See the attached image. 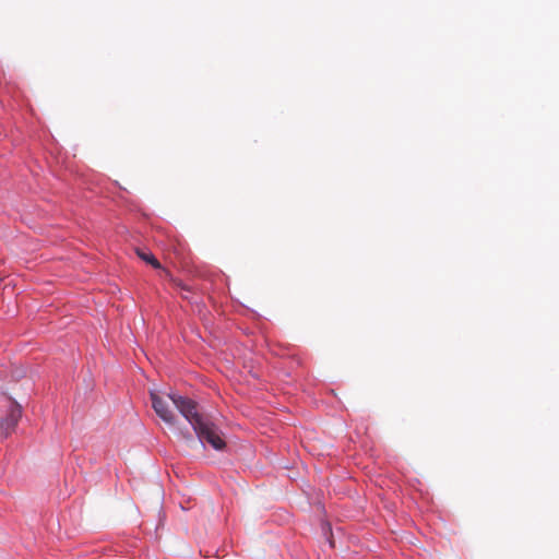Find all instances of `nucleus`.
<instances>
[{
    "mask_svg": "<svg viewBox=\"0 0 559 559\" xmlns=\"http://www.w3.org/2000/svg\"><path fill=\"white\" fill-rule=\"evenodd\" d=\"M166 397L171 401L173 405L191 425L203 448H205L206 444L217 451L225 448L226 443L222 438L221 430L215 424L199 414L197 403L193 400L175 392L167 393Z\"/></svg>",
    "mask_w": 559,
    "mask_h": 559,
    "instance_id": "nucleus-1",
    "label": "nucleus"
},
{
    "mask_svg": "<svg viewBox=\"0 0 559 559\" xmlns=\"http://www.w3.org/2000/svg\"><path fill=\"white\" fill-rule=\"evenodd\" d=\"M22 416V409L15 402L9 401L8 414L4 418H0V438H7L17 425Z\"/></svg>",
    "mask_w": 559,
    "mask_h": 559,
    "instance_id": "nucleus-2",
    "label": "nucleus"
},
{
    "mask_svg": "<svg viewBox=\"0 0 559 559\" xmlns=\"http://www.w3.org/2000/svg\"><path fill=\"white\" fill-rule=\"evenodd\" d=\"M152 407L154 408L156 415L166 424L173 425L175 423V414L170 409L167 400L159 395L158 392L151 391L150 392Z\"/></svg>",
    "mask_w": 559,
    "mask_h": 559,
    "instance_id": "nucleus-3",
    "label": "nucleus"
},
{
    "mask_svg": "<svg viewBox=\"0 0 559 559\" xmlns=\"http://www.w3.org/2000/svg\"><path fill=\"white\" fill-rule=\"evenodd\" d=\"M144 247H135V251L138 257L147 263H150L154 269H162L159 261L151 253L143 250Z\"/></svg>",
    "mask_w": 559,
    "mask_h": 559,
    "instance_id": "nucleus-4",
    "label": "nucleus"
},
{
    "mask_svg": "<svg viewBox=\"0 0 559 559\" xmlns=\"http://www.w3.org/2000/svg\"><path fill=\"white\" fill-rule=\"evenodd\" d=\"M177 286L180 288V290L182 293V297L185 299H189L190 300V297H189L190 288L187 285L182 284L181 282H179L177 284Z\"/></svg>",
    "mask_w": 559,
    "mask_h": 559,
    "instance_id": "nucleus-5",
    "label": "nucleus"
}]
</instances>
